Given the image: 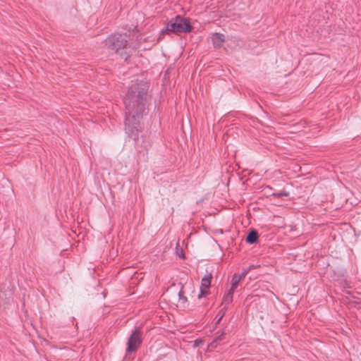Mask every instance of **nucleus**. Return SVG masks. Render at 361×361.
Returning a JSON list of instances; mask_svg holds the SVG:
<instances>
[{
	"mask_svg": "<svg viewBox=\"0 0 361 361\" xmlns=\"http://www.w3.org/2000/svg\"><path fill=\"white\" fill-rule=\"evenodd\" d=\"M257 238H258L257 232L252 230L248 233V235L246 238V241H247V243H248L250 244H253L257 242Z\"/></svg>",
	"mask_w": 361,
	"mask_h": 361,
	"instance_id": "9d476101",
	"label": "nucleus"
},
{
	"mask_svg": "<svg viewBox=\"0 0 361 361\" xmlns=\"http://www.w3.org/2000/svg\"><path fill=\"white\" fill-rule=\"evenodd\" d=\"M142 343L141 333L137 329H135L130 336L128 341L127 353H132L136 351Z\"/></svg>",
	"mask_w": 361,
	"mask_h": 361,
	"instance_id": "7ed1b4c3",
	"label": "nucleus"
},
{
	"mask_svg": "<svg viewBox=\"0 0 361 361\" xmlns=\"http://www.w3.org/2000/svg\"><path fill=\"white\" fill-rule=\"evenodd\" d=\"M148 87L138 80H132L123 97L125 105V129L129 136L136 135L140 129V120L145 111Z\"/></svg>",
	"mask_w": 361,
	"mask_h": 361,
	"instance_id": "f257e3e1",
	"label": "nucleus"
},
{
	"mask_svg": "<svg viewBox=\"0 0 361 361\" xmlns=\"http://www.w3.org/2000/svg\"><path fill=\"white\" fill-rule=\"evenodd\" d=\"M121 56H122V58L125 59V60H126L128 57V56L123 55L122 53L121 54Z\"/></svg>",
	"mask_w": 361,
	"mask_h": 361,
	"instance_id": "2eb2a0df",
	"label": "nucleus"
},
{
	"mask_svg": "<svg viewBox=\"0 0 361 361\" xmlns=\"http://www.w3.org/2000/svg\"><path fill=\"white\" fill-rule=\"evenodd\" d=\"M250 270V267L245 269L241 274H237V276L240 280H243L245 279V277L247 276L248 272Z\"/></svg>",
	"mask_w": 361,
	"mask_h": 361,
	"instance_id": "9b49d317",
	"label": "nucleus"
},
{
	"mask_svg": "<svg viewBox=\"0 0 361 361\" xmlns=\"http://www.w3.org/2000/svg\"><path fill=\"white\" fill-rule=\"evenodd\" d=\"M240 281L241 280L238 278V276H237V274H234L231 279V288H230L229 290L235 293Z\"/></svg>",
	"mask_w": 361,
	"mask_h": 361,
	"instance_id": "6e6552de",
	"label": "nucleus"
},
{
	"mask_svg": "<svg viewBox=\"0 0 361 361\" xmlns=\"http://www.w3.org/2000/svg\"><path fill=\"white\" fill-rule=\"evenodd\" d=\"M212 40L214 46L216 48H219L222 46V44L225 40V37L222 34L216 32L213 34Z\"/></svg>",
	"mask_w": 361,
	"mask_h": 361,
	"instance_id": "0eeeda50",
	"label": "nucleus"
},
{
	"mask_svg": "<svg viewBox=\"0 0 361 361\" xmlns=\"http://www.w3.org/2000/svg\"><path fill=\"white\" fill-rule=\"evenodd\" d=\"M179 299L182 300L183 302L187 301V298L183 295V290H180L178 293Z\"/></svg>",
	"mask_w": 361,
	"mask_h": 361,
	"instance_id": "ddd939ff",
	"label": "nucleus"
},
{
	"mask_svg": "<svg viewBox=\"0 0 361 361\" xmlns=\"http://www.w3.org/2000/svg\"><path fill=\"white\" fill-rule=\"evenodd\" d=\"M212 275H206L202 279L200 293L198 295V298H200L203 295L207 293V289L209 288L211 284Z\"/></svg>",
	"mask_w": 361,
	"mask_h": 361,
	"instance_id": "423d86ee",
	"label": "nucleus"
},
{
	"mask_svg": "<svg viewBox=\"0 0 361 361\" xmlns=\"http://www.w3.org/2000/svg\"><path fill=\"white\" fill-rule=\"evenodd\" d=\"M289 193L286 191H282L277 193H274L272 195L274 197H281V196H288Z\"/></svg>",
	"mask_w": 361,
	"mask_h": 361,
	"instance_id": "f8f14e48",
	"label": "nucleus"
},
{
	"mask_svg": "<svg viewBox=\"0 0 361 361\" xmlns=\"http://www.w3.org/2000/svg\"><path fill=\"white\" fill-rule=\"evenodd\" d=\"M223 336H224V334H221L220 336H219L217 337V338H216V339H215V340H214V341L211 343V346H212V347H214V346H215V345H214V343H216L218 341L221 340V339H222Z\"/></svg>",
	"mask_w": 361,
	"mask_h": 361,
	"instance_id": "4468645a",
	"label": "nucleus"
},
{
	"mask_svg": "<svg viewBox=\"0 0 361 361\" xmlns=\"http://www.w3.org/2000/svg\"><path fill=\"white\" fill-rule=\"evenodd\" d=\"M176 32H189L191 31V25L188 19L180 16L174 18Z\"/></svg>",
	"mask_w": 361,
	"mask_h": 361,
	"instance_id": "20e7f679",
	"label": "nucleus"
},
{
	"mask_svg": "<svg viewBox=\"0 0 361 361\" xmlns=\"http://www.w3.org/2000/svg\"><path fill=\"white\" fill-rule=\"evenodd\" d=\"M234 292H231V290H228V292L224 295L222 300V304H224V306L223 308L221 309L219 311V318L217 320V322H219L223 317L224 316L227 309L228 305L232 302L233 298Z\"/></svg>",
	"mask_w": 361,
	"mask_h": 361,
	"instance_id": "39448f33",
	"label": "nucleus"
},
{
	"mask_svg": "<svg viewBox=\"0 0 361 361\" xmlns=\"http://www.w3.org/2000/svg\"><path fill=\"white\" fill-rule=\"evenodd\" d=\"M129 36L126 33H118L108 37L105 41V46L109 49L118 52L127 46Z\"/></svg>",
	"mask_w": 361,
	"mask_h": 361,
	"instance_id": "f03ea898",
	"label": "nucleus"
},
{
	"mask_svg": "<svg viewBox=\"0 0 361 361\" xmlns=\"http://www.w3.org/2000/svg\"><path fill=\"white\" fill-rule=\"evenodd\" d=\"M166 32H176V23L174 18H172L169 23H167L165 28L161 30V33H164Z\"/></svg>",
	"mask_w": 361,
	"mask_h": 361,
	"instance_id": "1a4fd4ad",
	"label": "nucleus"
}]
</instances>
